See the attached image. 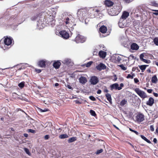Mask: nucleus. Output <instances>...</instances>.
<instances>
[{
  "mask_svg": "<svg viewBox=\"0 0 158 158\" xmlns=\"http://www.w3.org/2000/svg\"><path fill=\"white\" fill-rule=\"evenodd\" d=\"M135 119L138 123H140L144 120V116L142 113H138L136 116Z\"/></svg>",
  "mask_w": 158,
  "mask_h": 158,
  "instance_id": "obj_8",
  "label": "nucleus"
},
{
  "mask_svg": "<svg viewBox=\"0 0 158 158\" xmlns=\"http://www.w3.org/2000/svg\"><path fill=\"white\" fill-rule=\"evenodd\" d=\"M61 65V63L59 60L57 61H54L53 63V67L56 69H59Z\"/></svg>",
  "mask_w": 158,
  "mask_h": 158,
  "instance_id": "obj_15",
  "label": "nucleus"
},
{
  "mask_svg": "<svg viewBox=\"0 0 158 158\" xmlns=\"http://www.w3.org/2000/svg\"><path fill=\"white\" fill-rule=\"evenodd\" d=\"M153 94L155 97H158V94L157 93L154 92L153 93Z\"/></svg>",
  "mask_w": 158,
  "mask_h": 158,
  "instance_id": "obj_54",
  "label": "nucleus"
},
{
  "mask_svg": "<svg viewBox=\"0 0 158 158\" xmlns=\"http://www.w3.org/2000/svg\"><path fill=\"white\" fill-rule=\"evenodd\" d=\"M90 114L94 116H96V114L95 112V111L93 110H90Z\"/></svg>",
  "mask_w": 158,
  "mask_h": 158,
  "instance_id": "obj_32",
  "label": "nucleus"
},
{
  "mask_svg": "<svg viewBox=\"0 0 158 158\" xmlns=\"http://www.w3.org/2000/svg\"><path fill=\"white\" fill-rule=\"evenodd\" d=\"M60 34L63 38L67 39L69 37V33L65 31H61L59 32Z\"/></svg>",
  "mask_w": 158,
  "mask_h": 158,
  "instance_id": "obj_11",
  "label": "nucleus"
},
{
  "mask_svg": "<svg viewBox=\"0 0 158 158\" xmlns=\"http://www.w3.org/2000/svg\"><path fill=\"white\" fill-rule=\"evenodd\" d=\"M147 71L148 73H150L151 72V70L150 69H148L147 70Z\"/></svg>",
  "mask_w": 158,
  "mask_h": 158,
  "instance_id": "obj_63",
  "label": "nucleus"
},
{
  "mask_svg": "<svg viewBox=\"0 0 158 158\" xmlns=\"http://www.w3.org/2000/svg\"><path fill=\"white\" fill-rule=\"evenodd\" d=\"M156 131L157 133H158V127H157L156 128Z\"/></svg>",
  "mask_w": 158,
  "mask_h": 158,
  "instance_id": "obj_64",
  "label": "nucleus"
},
{
  "mask_svg": "<svg viewBox=\"0 0 158 158\" xmlns=\"http://www.w3.org/2000/svg\"><path fill=\"white\" fill-rule=\"evenodd\" d=\"M89 98L91 100L93 101H95L96 100V99L95 98L92 96H89Z\"/></svg>",
  "mask_w": 158,
  "mask_h": 158,
  "instance_id": "obj_44",
  "label": "nucleus"
},
{
  "mask_svg": "<svg viewBox=\"0 0 158 158\" xmlns=\"http://www.w3.org/2000/svg\"><path fill=\"white\" fill-rule=\"evenodd\" d=\"M67 87L69 89H73L72 87L71 86H70L69 85H67Z\"/></svg>",
  "mask_w": 158,
  "mask_h": 158,
  "instance_id": "obj_57",
  "label": "nucleus"
},
{
  "mask_svg": "<svg viewBox=\"0 0 158 158\" xmlns=\"http://www.w3.org/2000/svg\"><path fill=\"white\" fill-rule=\"evenodd\" d=\"M79 80L80 83L82 84H85L87 81V79L84 77H81Z\"/></svg>",
  "mask_w": 158,
  "mask_h": 158,
  "instance_id": "obj_21",
  "label": "nucleus"
},
{
  "mask_svg": "<svg viewBox=\"0 0 158 158\" xmlns=\"http://www.w3.org/2000/svg\"><path fill=\"white\" fill-rule=\"evenodd\" d=\"M106 68V65L102 63H100L99 64L96 66L97 69L99 71L105 69Z\"/></svg>",
  "mask_w": 158,
  "mask_h": 158,
  "instance_id": "obj_13",
  "label": "nucleus"
},
{
  "mask_svg": "<svg viewBox=\"0 0 158 158\" xmlns=\"http://www.w3.org/2000/svg\"><path fill=\"white\" fill-rule=\"evenodd\" d=\"M153 14L155 15H158V12H154L153 13Z\"/></svg>",
  "mask_w": 158,
  "mask_h": 158,
  "instance_id": "obj_62",
  "label": "nucleus"
},
{
  "mask_svg": "<svg viewBox=\"0 0 158 158\" xmlns=\"http://www.w3.org/2000/svg\"><path fill=\"white\" fill-rule=\"evenodd\" d=\"M71 60L69 59H65L64 60L63 63L66 64H69L71 63Z\"/></svg>",
  "mask_w": 158,
  "mask_h": 158,
  "instance_id": "obj_29",
  "label": "nucleus"
},
{
  "mask_svg": "<svg viewBox=\"0 0 158 158\" xmlns=\"http://www.w3.org/2000/svg\"><path fill=\"white\" fill-rule=\"evenodd\" d=\"M106 55V52L103 51H100L99 53V56L102 58H104Z\"/></svg>",
  "mask_w": 158,
  "mask_h": 158,
  "instance_id": "obj_20",
  "label": "nucleus"
},
{
  "mask_svg": "<svg viewBox=\"0 0 158 158\" xmlns=\"http://www.w3.org/2000/svg\"><path fill=\"white\" fill-rule=\"evenodd\" d=\"M140 136L141 137L143 140H144L145 141L147 142L148 143H151V142L148 139L142 135H140Z\"/></svg>",
  "mask_w": 158,
  "mask_h": 158,
  "instance_id": "obj_27",
  "label": "nucleus"
},
{
  "mask_svg": "<svg viewBox=\"0 0 158 158\" xmlns=\"http://www.w3.org/2000/svg\"><path fill=\"white\" fill-rule=\"evenodd\" d=\"M74 41L77 43H83L85 41L86 38L82 35L78 34L75 38Z\"/></svg>",
  "mask_w": 158,
  "mask_h": 158,
  "instance_id": "obj_6",
  "label": "nucleus"
},
{
  "mask_svg": "<svg viewBox=\"0 0 158 158\" xmlns=\"http://www.w3.org/2000/svg\"><path fill=\"white\" fill-rule=\"evenodd\" d=\"M114 81H116L117 79V77L116 75H114Z\"/></svg>",
  "mask_w": 158,
  "mask_h": 158,
  "instance_id": "obj_58",
  "label": "nucleus"
},
{
  "mask_svg": "<svg viewBox=\"0 0 158 158\" xmlns=\"http://www.w3.org/2000/svg\"><path fill=\"white\" fill-rule=\"evenodd\" d=\"M158 79L156 75H154L152 78L151 81L152 83L156 84L157 83Z\"/></svg>",
  "mask_w": 158,
  "mask_h": 158,
  "instance_id": "obj_23",
  "label": "nucleus"
},
{
  "mask_svg": "<svg viewBox=\"0 0 158 158\" xmlns=\"http://www.w3.org/2000/svg\"><path fill=\"white\" fill-rule=\"evenodd\" d=\"M134 90L141 98H144L147 97L145 93L140 90L139 88H136Z\"/></svg>",
  "mask_w": 158,
  "mask_h": 158,
  "instance_id": "obj_5",
  "label": "nucleus"
},
{
  "mask_svg": "<svg viewBox=\"0 0 158 158\" xmlns=\"http://www.w3.org/2000/svg\"><path fill=\"white\" fill-rule=\"evenodd\" d=\"M126 78L127 79L130 78L131 79H133V77L130 74H128Z\"/></svg>",
  "mask_w": 158,
  "mask_h": 158,
  "instance_id": "obj_47",
  "label": "nucleus"
},
{
  "mask_svg": "<svg viewBox=\"0 0 158 158\" xmlns=\"http://www.w3.org/2000/svg\"><path fill=\"white\" fill-rule=\"evenodd\" d=\"M115 59L118 62H120L121 60V58L119 56H118L117 57H115Z\"/></svg>",
  "mask_w": 158,
  "mask_h": 158,
  "instance_id": "obj_42",
  "label": "nucleus"
},
{
  "mask_svg": "<svg viewBox=\"0 0 158 158\" xmlns=\"http://www.w3.org/2000/svg\"><path fill=\"white\" fill-rule=\"evenodd\" d=\"M134 81L135 83L139 84V81L137 78H135L134 79Z\"/></svg>",
  "mask_w": 158,
  "mask_h": 158,
  "instance_id": "obj_39",
  "label": "nucleus"
},
{
  "mask_svg": "<svg viewBox=\"0 0 158 158\" xmlns=\"http://www.w3.org/2000/svg\"><path fill=\"white\" fill-rule=\"evenodd\" d=\"M131 48L132 50H137L139 48V46L136 44L133 43L131 44Z\"/></svg>",
  "mask_w": 158,
  "mask_h": 158,
  "instance_id": "obj_18",
  "label": "nucleus"
},
{
  "mask_svg": "<svg viewBox=\"0 0 158 158\" xmlns=\"http://www.w3.org/2000/svg\"><path fill=\"white\" fill-rule=\"evenodd\" d=\"M102 11L100 8L98 9H93L90 11L89 16L91 18H94L96 17Z\"/></svg>",
  "mask_w": 158,
  "mask_h": 158,
  "instance_id": "obj_2",
  "label": "nucleus"
},
{
  "mask_svg": "<svg viewBox=\"0 0 158 158\" xmlns=\"http://www.w3.org/2000/svg\"><path fill=\"white\" fill-rule=\"evenodd\" d=\"M24 151L27 154L30 156L31 155L28 149L27 148H23Z\"/></svg>",
  "mask_w": 158,
  "mask_h": 158,
  "instance_id": "obj_34",
  "label": "nucleus"
},
{
  "mask_svg": "<svg viewBox=\"0 0 158 158\" xmlns=\"http://www.w3.org/2000/svg\"><path fill=\"white\" fill-rule=\"evenodd\" d=\"M106 97L110 103H112V99L110 94H109L107 93L106 94Z\"/></svg>",
  "mask_w": 158,
  "mask_h": 158,
  "instance_id": "obj_24",
  "label": "nucleus"
},
{
  "mask_svg": "<svg viewBox=\"0 0 158 158\" xmlns=\"http://www.w3.org/2000/svg\"><path fill=\"white\" fill-rule=\"evenodd\" d=\"M48 110L49 109L47 108H45L44 110L40 108V111L41 112H45L48 111Z\"/></svg>",
  "mask_w": 158,
  "mask_h": 158,
  "instance_id": "obj_45",
  "label": "nucleus"
},
{
  "mask_svg": "<svg viewBox=\"0 0 158 158\" xmlns=\"http://www.w3.org/2000/svg\"><path fill=\"white\" fill-rule=\"evenodd\" d=\"M35 71L36 72L38 73H40V69H35Z\"/></svg>",
  "mask_w": 158,
  "mask_h": 158,
  "instance_id": "obj_60",
  "label": "nucleus"
},
{
  "mask_svg": "<svg viewBox=\"0 0 158 158\" xmlns=\"http://www.w3.org/2000/svg\"><path fill=\"white\" fill-rule=\"evenodd\" d=\"M152 89H148L147 90V91L149 93H151L152 92Z\"/></svg>",
  "mask_w": 158,
  "mask_h": 158,
  "instance_id": "obj_51",
  "label": "nucleus"
},
{
  "mask_svg": "<svg viewBox=\"0 0 158 158\" xmlns=\"http://www.w3.org/2000/svg\"><path fill=\"white\" fill-rule=\"evenodd\" d=\"M118 66H119L121 68V69L123 70H126L127 69V68L125 67L123 64L119 65Z\"/></svg>",
  "mask_w": 158,
  "mask_h": 158,
  "instance_id": "obj_36",
  "label": "nucleus"
},
{
  "mask_svg": "<svg viewBox=\"0 0 158 158\" xmlns=\"http://www.w3.org/2000/svg\"><path fill=\"white\" fill-rule=\"evenodd\" d=\"M75 102L76 103L78 104H81V102H80L79 100H77L75 101Z\"/></svg>",
  "mask_w": 158,
  "mask_h": 158,
  "instance_id": "obj_52",
  "label": "nucleus"
},
{
  "mask_svg": "<svg viewBox=\"0 0 158 158\" xmlns=\"http://www.w3.org/2000/svg\"><path fill=\"white\" fill-rule=\"evenodd\" d=\"M49 138V136L48 135H47L44 136V139L45 140L48 139Z\"/></svg>",
  "mask_w": 158,
  "mask_h": 158,
  "instance_id": "obj_49",
  "label": "nucleus"
},
{
  "mask_svg": "<svg viewBox=\"0 0 158 158\" xmlns=\"http://www.w3.org/2000/svg\"><path fill=\"white\" fill-rule=\"evenodd\" d=\"M101 90L100 89H98L97 91V93L98 94H100L101 93Z\"/></svg>",
  "mask_w": 158,
  "mask_h": 158,
  "instance_id": "obj_59",
  "label": "nucleus"
},
{
  "mask_svg": "<svg viewBox=\"0 0 158 158\" xmlns=\"http://www.w3.org/2000/svg\"><path fill=\"white\" fill-rule=\"evenodd\" d=\"M153 42L154 44L156 46H158V37H156L154 38L153 40Z\"/></svg>",
  "mask_w": 158,
  "mask_h": 158,
  "instance_id": "obj_31",
  "label": "nucleus"
},
{
  "mask_svg": "<svg viewBox=\"0 0 158 158\" xmlns=\"http://www.w3.org/2000/svg\"><path fill=\"white\" fill-rule=\"evenodd\" d=\"M129 13L127 11H124L121 16V18L123 19H126L129 16Z\"/></svg>",
  "mask_w": 158,
  "mask_h": 158,
  "instance_id": "obj_17",
  "label": "nucleus"
},
{
  "mask_svg": "<svg viewBox=\"0 0 158 158\" xmlns=\"http://www.w3.org/2000/svg\"><path fill=\"white\" fill-rule=\"evenodd\" d=\"M103 92L105 93H107L108 92V90L106 88L104 89L103 90Z\"/></svg>",
  "mask_w": 158,
  "mask_h": 158,
  "instance_id": "obj_55",
  "label": "nucleus"
},
{
  "mask_svg": "<svg viewBox=\"0 0 158 158\" xmlns=\"http://www.w3.org/2000/svg\"><path fill=\"white\" fill-rule=\"evenodd\" d=\"M147 54L145 53H143L141 54L139 56V58L140 60L145 63H149L150 61L149 60H147L143 59V57L145 58V56H147Z\"/></svg>",
  "mask_w": 158,
  "mask_h": 158,
  "instance_id": "obj_9",
  "label": "nucleus"
},
{
  "mask_svg": "<svg viewBox=\"0 0 158 158\" xmlns=\"http://www.w3.org/2000/svg\"><path fill=\"white\" fill-rule=\"evenodd\" d=\"M59 137L60 139H63L68 138L69 136L66 134H63L60 135Z\"/></svg>",
  "mask_w": 158,
  "mask_h": 158,
  "instance_id": "obj_25",
  "label": "nucleus"
},
{
  "mask_svg": "<svg viewBox=\"0 0 158 158\" xmlns=\"http://www.w3.org/2000/svg\"><path fill=\"white\" fill-rule=\"evenodd\" d=\"M77 140V138L76 137H72L70 138L68 140V142L70 143L74 142Z\"/></svg>",
  "mask_w": 158,
  "mask_h": 158,
  "instance_id": "obj_28",
  "label": "nucleus"
},
{
  "mask_svg": "<svg viewBox=\"0 0 158 158\" xmlns=\"http://www.w3.org/2000/svg\"><path fill=\"white\" fill-rule=\"evenodd\" d=\"M93 63V61H90L87 63L86 64V66L87 67H89Z\"/></svg>",
  "mask_w": 158,
  "mask_h": 158,
  "instance_id": "obj_37",
  "label": "nucleus"
},
{
  "mask_svg": "<svg viewBox=\"0 0 158 158\" xmlns=\"http://www.w3.org/2000/svg\"><path fill=\"white\" fill-rule=\"evenodd\" d=\"M154 103V99L152 97H150L148 100L146 104L147 105L152 106Z\"/></svg>",
  "mask_w": 158,
  "mask_h": 158,
  "instance_id": "obj_16",
  "label": "nucleus"
},
{
  "mask_svg": "<svg viewBox=\"0 0 158 158\" xmlns=\"http://www.w3.org/2000/svg\"><path fill=\"white\" fill-rule=\"evenodd\" d=\"M24 81L18 84V86L19 87L23 88L24 86Z\"/></svg>",
  "mask_w": 158,
  "mask_h": 158,
  "instance_id": "obj_33",
  "label": "nucleus"
},
{
  "mask_svg": "<svg viewBox=\"0 0 158 158\" xmlns=\"http://www.w3.org/2000/svg\"><path fill=\"white\" fill-rule=\"evenodd\" d=\"M148 66L147 65H143L139 66L140 69L141 70L142 72H143L145 70L146 67Z\"/></svg>",
  "mask_w": 158,
  "mask_h": 158,
  "instance_id": "obj_26",
  "label": "nucleus"
},
{
  "mask_svg": "<svg viewBox=\"0 0 158 158\" xmlns=\"http://www.w3.org/2000/svg\"><path fill=\"white\" fill-rule=\"evenodd\" d=\"M69 18L68 17H67L65 18V21H64V22L66 24H68L69 23Z\"/></svg>",
  "mask_w": 158,
  "mask_h": 158,
  "instance_id": "obj_35",
  "label": "nucleus"
},
{
  "mask_svg": "<svg viewBox=\"0 0 158 158\" xmlns=\"http://www.w3.org/2000/svg\"><path fill=\"white\" fill-rule=\"evenodd\" d=\"M103 152V150L102 149H100V150H98L96 152V154H98Z\"/></svg>",
  "mask_w": 158,
  "mask_h": 158,
  "instance_id": "obj_41",
  "label": "nucleus"
},
{
  "mask_svg": "<svg viewBox=\"0 0 158 158\" xmlns=\"http://www.w3.org/2000/svg\"><path fill=\"white\" fill-rule=\"evenodd\" d=\"M99 31L102 33H106L107 31V27L103 25L100 28Z\"/></svg>",
  "mask_w": 158,
  "mask_h": 158,
  "instance_id": "obj_19",
  "label": "nucleus"
},
{
  "mask_svg": "<svg viewBox=\"0 0 158 158\" xmlns=\"http://www.w3.org/2000/svg\"><path fill=\"white\" fill-rule=\"evenodd\" d=\"M104 4L106 6L109 7L113 6L114 3L110 0H105L104 2Z\"/></svg>",
  "mask_w": 158,
  "mask_h": 158,
  "instance_id": "obj_14",
  "label": "nucleus"
},
{
  "mask_svg": "<svg viewBox=\"0 0 158 158\" xmlns=\"http://www.w3.org/2000/svg\"><path fill=\"white\" fill-rule=\"evenodd\" d=\"M49 16V17H51V15L49 16L47 13L44 11V12H41V13H40V18H41V20H42V19H43V20L44 22L43 23H41V26L42 28H43L44 27L46 26L45 23H46L47 22L46 21H45V23H44V21H46V18L47 17V16ZM40 28H41V27H40Z\"/></svg>",
  "mask_w": 158,
  "mask_h": 158,
  "instance_id": "obj_3",
  "label": "nucleus"
},
{
  "mask_svg": "<svg viewBox=\"0 0 158 158\" xmlns=\"http://www.w3.org/2000/svg\"><path fill=\"white\" fill-rule=\"evenodd\" d=\"M87 13L85 11L83 10H81L78 11L77 16L79 19L80 21H83L86 18Z\"/></svg>",
  "mask_w": 158,
  "mask_h": 158,
  "instance_id": "obj_4",
  "label": "nucleus"
},
{
  "mask_svg": "<svg viewBox=\"0 0 158 158\" xmlns=\"http://www.w3.org/2000/svg\"><path fill=\"white\" fill-rule=\"evenodd\" d=\"M133 0H123V1L125 3H129L132 2Z\"/></svg>",
  "mask_w": 158,
  "mask_h": 158,
  "instance_id": "obj_40",
  "label": "nucleus"
},
{
  "mask_svg": "<svg viewBox=\"0 0 158 158\" xmlns=\"http://www.w3.org/2000/svg\"><path fill=\"white\" fill-rule=\"evenodd\" d=\"M47 61L45 60H40V67L45 68Z\"/></svg>",
  "mask_w": 158,
  "mask_h": 158,
  "instance_id": "obj_22",
  "label": "nucleus"
},
{
  "mask_svg": "<svg viewBox=\"0 0 158 158\" xmlns=\"http://www.w3.org/2000/svg\"><path fill=\"white\" fill-rule=\"evenodd\" d=\"M122 9V6L121 5L114 6L113 7L108 10V13L111 16H115L121 11Z\"/></svg>",
  "mask_w": 158,
  "mask_h": 158,
  "instance_id": "obj_1",
  "label": "nucleus"
},
{
  "mask_svg": "<svg viewBox=\"0 0 158 158\" xmlns=\"http://www.w3.org/2000/svg\"><path fill=\"white\" fill-rule=\"evenodd\" d=\"M124 85L122 83L120 84V86H119L118 84L117 83L112 84L110 85V87L111 90H113L114 89L120 90L122 89V87Z\"/></svg>",
  "mask_w": 158,
  "mask_h": 158,
  "instance_id": "obj_7",
  "label": "nucleus"
},
{
  "mask_svg": "<svg viewBox=\"0 0 158 158\" xmlns=\"http://www.w3.org/2000/svg\"><path fill=\"white\" fill-rule=\"evenodd\" d=\"M129 129L130 131H132V132H134L136 135H139V133L137 131H136L132 129L131 128H129Z\"/></svg>",
  "mask_w": 158,
  "mask_h": 158,
  "instance_id": "obj_38",
  "label": "nucleus"
},
{
  "mask_svg": "<svg viewBox=\"0 0 158 158\" xmlns=\"http://www.w3.org/2000/svg\"><path fill=\"white\" fill-rule=\"evenodd\" d=\"M39 16V15H37L36 16H34V17H33L31 18V19L32 20H35L36 19H37V17H38Z\"/></svg>",
  "mask_w": 158,
  "mask_h": 158,
  "instance_id": "obj_48",
  "label": "nucleus"
},
{
  "mask_svg": "<svg viewBox=\"0 0 158 158\" xmlns=\"http://www.w3.org/2000/svg\"><path fill=\"white\" fill-rule=\"evenodd\" d=\"M28 131L29 132L35 133V130L31 129H28Z\"/></svg>",
  "mask_w": 158,
  "mask_h": 158,
  "instance_id": "obj_46",
  "label": "nucleus"
},
{
  "mask_svg": "<svg viewBox=\"0 0 158 158\" xmlns=\"http://www.w3.org/2000/svg\"><path fill=\"white\" fill-rule=\"evenodd\" d=\"M152 5L155 6H157L158 4L156 3L155 2H151Z\"/></svg>",
  "mask_w": 158,
  "mask_h": 158,
  "instance_id": "obj_43",
  "label": "nucleus"
},
{
  "mask_svg": "<svg viewBox=\"0 0 158 158\" xmlns=\"http://www.w3.org/2000/svg\"><path fill=\"white\" fill-rule=\"evenodd\" d=\"M127 103V101L125 99H124L121 101V102H120V104L121 106H122L126 104Z\"/></svg>",
  "mask_w": 158,
  "mask_h": 158,
  "instance_id": "obj_30",
  "label": "nucleus"
},
{
  "mask_svg": "<svg viewBox=\"0 0 158 158\" xmlns=\"http://www.w3.org/2000/svg\"><path fill=\"white\" fill-rule=\"evenodd\" d=\"M150 130H151V131H153L154 130V127L153 125H151L150 126Z\"/></svg>",
  "mask_w": 158,
  "mask_h": 158,
  "instance_id": "obj_50",
  "label": "nucleus"
},
{
  "mask_svg": "<svg viewBox=\"0 0 158 158\" xmlns=\"http://www.w3.org/2000/svg\"><path fill=\"white\" fill-rule=\"evenodd\" d=\"M130 57L132 58L133 59H135V57L133 55H130Z\"/></svg>",
  "mask_w": 158,
  "mask_h": 158,
  "instance_id": "obj_61",
  "label": "nucleus"
},
{
  "mask_svg": "<svg viewBox=\"0 0 158 158\" xmlns=\"http://www.w3.org/2000/svg\"><path fill=\"white\" fill-rule=\"evenodd\" d=\"M21 99L22 100H24L26 101H28V99H27L24 98L23 97H22V98H21Z\"/></svg>",
  "mask_w": 158,
  "mask_h": 158,
  "instance_id": "obj_53",
  "label": "nucleus"
},
{
  "mask_svg": "<svg viewBox=\"0 0 158 158\" xmlns=\"http://www.w3.org/2000/svg\"><path fill=\"white\" fill-rule=\"evenodd\" d=\"M153 141L154 143H156L157 142V140L156 139V138H154L153 140Z\"/></svg>",
  "mask_w": 158,
  "mask_h": 158,
  "instance_id": "obj_56",
  "label": "nucleus"
},
{
  "mask_svg": "<svg viewBox=\"0 0 158 158\" xmlns=\"http://www.w3.org/2000/svg\"><path fill=\"white\" fill-rule=\"evenodd\" d=\"M90 81L91 84L95 85L98 82L99 80L97 77L93 76L91 77Z\"/></svg>",
  "mask_w": 158,
  "mask_h": 158,
  "instance_id": "obj_10",
  "label": "nucleus"
},
{
  "mask_svg": "<svg viewBox=\"0 0 158 158\" xmlns=\"http://www.w3.org/2000/svg\"><path fill=\"white\" fill-rule=\"evenodd\" d=\"M13 40L10 37H7L5 38L4 40V43L6 45L9 46L11 44Z\"/></svg>",
  "mask_w": 158,
  "mask_h": 158,
  "instance_id": "obj_12",
  "label": "nucleus"
}]
</instances>
